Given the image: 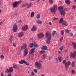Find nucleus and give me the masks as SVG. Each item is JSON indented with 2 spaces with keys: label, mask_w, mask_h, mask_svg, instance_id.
<instances>
[{
  "label": "nucleus",
  "mask_w": 76,
  "mask_h": 76,
  "mask_svg": "<svg viewBox=\"0 0 76 76\" xmlns=\"http://www.w3.org/2000/svg\"><path fill=\"white\" fill-rule=\"evenodd\" d=\"M46 36L47 38L46 42L47 44H50L51 40V34L48 32H47Z\"/></svg>",
  "instance_id": "obj_1"
},
{
  "label": "nucleus",
  "mask_w": 76,
  "mask_h": 76,
  "mask_svg": "<svg viewBox=\"0 0 76 76\" xmlns=\"http://www.w3.org/2000/svg\"><path fill=\"white\" fill-rule=\"evenodd\" d=\"M58 9L61 13V15L64 16L66 15V12H65V10H63V7H58Z\"/></svg>",
  "instance_id": "obj_2"
},
{
  "label": "nucleus",
  "mask_w": 76,
  "mask_h": 76,
  "mask_svg": "<svg viewBox=\"0 0 76 76\" xmlns=\"http://www.w3.org/2000/svg\"><path fill=\"white\" fill-rule=\"evenodd\" d=\"M63 64H65V67L66 69L69 68V66L71 64V62L69 61L66 62V60H64L63 61Z\"/></svg>",
  "instance_id": "obj_3"
},
{
  "label": "nucleus",
  "mask_w": 76,
  "mask_h": 76,
  "mask_svg": "<svg viewBox=\"0 0 76 76\" xmlns=\"http://www.w3.org/2000/svg\"><path fill=\"white\" fill-rule=\"evenodd\" d=\"M58 7L57 4H54L53 5L52 7L50 8V10L52 12H56L57 10Z\"/></svg>",
  "instance_id": "obj_4"
},
{
  "label": "nucleus",
  "mask_w": 76,
  "mask_h": 76,
  "mask_svg": "<svg viewBox=\"0 0 76 76\" xmlns=\"http://www.w3.org/2000/svg\"><path fill=\"white\" fill-rule=\"evenodd\" d=\"M21 1H15L12 4V7L13 8H16L18 7L19 4H20Z\"/></svg>",
  "instance_id": "obj_5"
},
{
  "label": "nucleus",
  "mask_w": 76,
  "mask_h": 76,
  "mask_svg": "<svg viewBox=\"0 0 76 76\" xmlns=\"http://www.w3.org/2000/svg\"><path fill=\"white\" fill-rule=\"evenodd\" d=\"M35 66L38 69H40L42 68V65L40 62H36L35 63Z\"/></svg>",
  "instance_id": "obj_6"
},
{
  "label": "nucleus",
  "mask_w": 76,
  "mask_h": 76,
  "mask_svg": "<svg viewBox=\"0 0 76 76\" xmlns=\"http://www.w3.org/2000/svg\"><path fill=\"white\" fill-rule=\"evenodd\" d=\"M32 3L31 2H30L29 4L28 3H26L25 4H23L22 6V7H25L26 6H27V8H29V7H30L31 6V5L32 4Z\"/></svg>",
  "instance_id": "obj_7"
},
{
  "label": "nucleus",
  "mask_w": 76,
  "mask_h": 76,
  "mask_svg": "<svg viewBox=\"0 0 76 76\" xmlns=\"http://www.w3.org/2000/svg\"><path fill=\"white\" fill-rule=\"evenodd\" d=\"M76 56V51H74L73 52H71L70 53V56L71 57H73V58H75Z\"/></svg>",
  "instance_id": "obj_8"
},
{
  "label": "nucleus",
  "mask_w": 76,
  "mask_h": 76,
  "mask_svg": "<svg viewBox=\"0 0 76 76\" xmlns=\"http://www.w3.org/2000/svg\"><path fill=\"white\" fill-rule=\"evenodd\" d=\"M24 63V64H26V65H27L28 66V65H29V64H27V62L26 61H25L21 60V61H19V63L20 64H23V63Z\"/></svg>",
  "instance_id": "obj_9"
},
{
  "label": "nucleus",
  "mask_w": 76,
  "mask_h": 76,
  "mask_svg": "<svg viewBox=\"0 0 76 76\" xmlns=\"http://www.w3.org/2000/svg\"><path fill=\"white\" fill-rule=\"evenodd\" d=\"M37 36L38 39H41L44 37V34H38Z\"/></svg>",
  "instance_id": "obj_10"
},
{
  "label": "nucleus",
  "mask_w": 76,
  "mask_h": 76,
  "mask_svg": "<svg viewBox=\"0 0 76 76\" xmlns=\"http://www.w3.org/2000/svg\"><path fill=\"white\" fill-rule=\"evenodd\" d=\"M28 54V48H26L24 50V56H26L27 54Z\"/></svg>",
  "instance_id": "obj_11"
},
{
  "label": "nucleus",
  "mask_w": 76,
  "mask_h": 76,
  "mask_svg": "<svg viewBox=\"0 0 76 76\" xmlns=\"http://www.w3.org/2000/svg\"><path fill=\"white\" fill-rule=\"evenodd\" d=\"M28 25H25L22 28V31H27V30H28Z\"/></svg>",
  "instance_id": "obj_12"
},
{
  "label": "nucleus",
  "mask_w": 76,
  "mask_h": 76,
  "mask_svg": "<svg viewBox=\"0 0 76 76\" xmlns=\"http://www.w3.org/2000/svg\"><path fill=\"white\" fill-rule=\"evenodd\" d=\"M37 26L34 25L33 26V27L31 28V31L34 32L37 30Z\"/></svg>",
  "instance_id": "obj_13"
},
{
  "label": "nucleus",
  "mask_w": 76,
  "mask_h": 76,
  "mask_svg": "<svg viewBox=\"0 0 76 76\" xmlns=\"http://www.w3.org/2000/svg\"><path fill=\"white\" fill-rule=\"evenodd\" d=\"M23 35H24V33H23V32H19L18 34V36L19 37H23Z\"/></svg>",
  "instance_id": "obj_14"
},
{
  "label": "nucleus",
  "mask_w": 76,
  "mask_h": 76,
  "mask_svg": "<svg viewBox=\"0 0 76 76\" xmlns=\"http://www.w3.org/2000/svg\"><path fill=\"white\" fill-rule=\"evenodd\" d=\"M17 31V25L15 24L13 26V31L14 32H16Z\"/></svg>",
  "instance_id": "obj_15"
},
{
  "label": "nucleus",
  "mask_w": 76,
  "mask_h": 76,
  "mask_svg": "<svg viewBox=\"0 0 76 76\" xmlns=\"http://www.w3.org/2000/svg\"><path fill=\"white\" fill-rule=\"evenodd\" d=\"M13 71V67H10L9 68V73H12Z\"/></svg>",
  "instance_id": "obj_16"
},
{
  "label": "nucleus",
  "mask_w": 76,
  "mask_h": 76,
  "mask_svg": "<svg viewBox=\"0 0 76 76\" xmlns=\"http://www.w3.org/2000/svg\"><path fill=\"white\" fill-rule=\"evenodd\" d=\"M35 50V48H33L30 51V54H32V53H34L35 52V51H34Z\"/></svg>",
  "instance_id": "obj_17"
},
{
  "label": "nucleus",
  "mask_w": 76,
  "mask_h": 76,
  "mask_svg": "<svg viewBox=\"0 0 76 76\" xmlns=\"http://www.w3.org/2000/svg\"><path fill=\"white\" fill-rule=\"evenodd\" d=\"M26 44L25 43H24L23 44V45L21 47V49L22 48H23V49H25V48H26Z\"/></svg>",
  "instance_id": "obj_18"
},
{
  "label": "nucleus",
  "mask_w": 76,
  "mask_h": 76,
  "mask_svg": "<svg viewBox=\"0 0 76 76\" xmlns=\"http://www.w3.org/2000/svg\"><path fill=\"white\" fill-rule=\"evenodd\" d=\"M72 46L75 49H76V42H73L72 43Z\"/></svg>",
  "instance_id": "obj_19"
},
{
  "label": "nucleus",
  "mask_w": 76,
  "mask_h": 76,
  "mask_svg": "<svg viewBox=\"0 0 76 76\" xmlns=\"http://www.w3.org/2000/svg\"><path fill=\"white\" fill-rule=\"evenodd\" d=\"M63 24L64 25H65V26H67V25H68V23H67V22L66 21H63Z\"/></svg>",
  "instance_id": "obj_20"
},
{
  "label": "nucleus",
  "mask_w": 76,
  "mask_h": 76,
  "mask_svg": "<svg viewBox=\"0 0 76 76\" xmlns=\"http://www.w3.org/2000/svg\"><path fill=\"white\" fill-rule=\"evenodd\" d=\"M42 50H47V46H43L41 48Z\"/></svg>",
  "instance_id": "obj_21"
},
{
  "label": "nucleus",
  "mask_w": 76,
  "mask_h": 76,
  "mask_svg": "<svg viewBox=\"0 0 76 76\" xmlns=\"http://www.w3.org/2000/svg\"><path fill=\"white\" fill-rule=\"evenodd\" d=\"M65 2L67 4H69L70 3V1L69 0H65Z\"/></svg>",
  "instance_id": "obj_22"
},
{
  "label": "nucleus",
  "mask_w": 76,
  "mask_h": 76,
  "mask_svg": "<svg viewBox=\"0 0 76 76\" xmlns=\"http://www.w3.org/2000/svg\"><path fill=\"white\" fill-rule=\"evenodd\" d=\"M35 14V12H31V18H33L34 16V14Z\"/></svg>",
  "instance_id": "obj_23"
},
{
  "label": "nucleus",
  "mask_w": 76,
  "mask_h": 76,
  "mask_svg": "<svg viewBox=\"0 0 76 76\" xmlns=\"http://www.w3.org/2000/svg\"><path fill=\"white\" fill-rule=\"evenodd\" d=\"M34 44H35V42H34V43H31L30 44V48H32V47H33V45H34Z\"/></svg>",
  "instance_id": "obj_24"
},
{
  "label": "nucleus",
  "mask_w": 76,
  "mask_h": 76,
  "mask_svg": "<svg viewBox=\"0 0 76 76\" xmlns=\"http://www.w3.org/2000/svg\"><path fill=\"white\" fill-rule=\"evenodd\" d=\"M71 66H72L73 67H75V63L74 61H73L72 62Z\"/></svg>",
  "instance_id": "obj_25"
},
{
  "label": "nucleus",
  "mask_w": 76,
  "mask_h": 76,
  "mask_svg": "<svg viewBox=\"0 0 76 76\" xmlns=\"http://www.w3.org/2000/svg\"><path fill=\"white\" fill-rule=\"evenodd\" d=\"M37 19H39L41 18L40 14H38L36 16Z\"/></svg>",
  "instance_id": "obj_26"
},
{
  "label": "nucleus",
  "mask_w": 76,
  "mask_h": 76,
  "mask_svg": "<svg viewBox=\"0 0 76 76\" xmlns=\"http://www.w3.org/2000/svg\"><path fill=\"white\" fill-rule=\"evenodd\" d=\"M58 59L60 62H61V60H62L61 57V56H59Z\"/></svg>",
  "instance_id": "obj_27"
},
{
  "label": "nucleus",
  "mask_w": 76,
  "mask_h": 76,
  "mask_svg": "<svg viewBox=\"0 0 76 76\" xmlns=\"http://www.w3.org/2000/svg\"><path fill=\"white\" fill-rule=\"evenodd\" d=\"M37 23L39 24H42V21L39 20H37Z\"/></svg>",
  "instance_id": "obj_28"
},
{
  "label": "nucleus",
  "mask_w": 76,
  "mask_h": 76,
  "mask_svg": "<svg viewBox=\"0 0 76 76\" xmlns=\"http://www.w3.org/2000/svg\"><path fill=\"white\" fill-rule=\"evenodd\" d=\"M13 68H15V69H17L18 68V66L16 65L13 64Z\"/></svg>",
  "instance_id": "obj_29"
},
{
  "label": "nucleus",
  "mask_w": 76,
  "mask_h": 76,
  "mask_svg": "<svg viewBox=\"0 0 76 76\" xmlns=\"http://www.w3.org/2000/svg\"><path fill=\"white\" fill-rule=\"evenodd\" d=\"M56 31H53L52 32V35L53 36H54L56 35Z\"/></svg>",
  "instance_id": "obj_30"
},
{
  "label": "nucleus",
  "mask_w": 76,
  "mask_h": 76,
  "mask_svg": "<svg viewBox=\"0 0 76 76\" xmlns=\"http://www.w3.org/2000/svg\"><path fill=\"white\" fill-rule=\"evenodd\" d=\"M5 72L6 73H9V69H6L5 71Z\"/></svg>",
  "instance_id": "obj_31"
},
{
  "label": "nucleus",
  "mask_w": 76,
  "mask_h": 76,
  "mask_svg": "<svg viewBox=\"0 0 76 76\" xmlns=\"http://www.w3.org/2000/svg\"><path fill=\"white\" fill-rule=\"evenodd\" d=\"M45 50H42L40 51V53L41 54H42L45 53Z\"/></svg>",
  "instance_id": "obj_32"
},
{
  "label": "nucleus",
  "mask_w": 76,
  "mask_h": 76,
  "mask_svg": "<svg viewBox=\"0 0 76 76\" xmlns=\"http://www.w3.org/2000/svg\"><path fill=\"white\" fill-rule=\"evenodd\" d=\"M50 3V4H53V0H49Z\"/></svg>",
  "instance_id": "obj_33"
},
{
  "label": "nucleus",
  "mask_w": 76,
  "mask_h": 76,
  "mask_svg": "<svg viewBox=\"0 0 76 76\" xmlns=\"http://www.w3.org/2000/svg\"><path fill=\"white\" fill-rule=\"evenodd\" d=\"M17 15H18V14L17 13H14L13 14V17H14V18H16V16H17Z\"/></svg>",
  "instance_id": "obj_34"
},
{
  "label": "nucleus",
  "mask_w": 76,
  "mask_h": 76,
  "mask_svg": "<svg viewBox=\"0 0 76 76\" xmlns=\"http://www.w3.org/2000/svg\"><path fill=\"white\" fill-rule=\"evenodd\" d=\"M0 58L1 60H3V59H4V56L3 55H1Z\"/></svg>",
  "instance_id": "obj_35"
},
{
  "label": "nucleus",
  "mask_w": 76,
  "mask_h": 76,
  "mask_svg": "<svg viewBox=\"0 0 76 76\" xmlns=\"http://www.w3.org/2000/svg\"><path fill=\"white\" fill-rule=\"evenodd\" d=\"M63 21V19L62 18H61L59 20V23H62Z\"/></svg>",
  "instance_id": "obj_36"
},
{
  "label": "nucleus",
  "mask_w": 76,
  "mask_h": 76,
  "mask_svg": "<svg viewBox=\"0 0 76 76\" xmlns=\"http://www.w3.org/2000/svg\"><path fill=\"white\" fill-rule=\"evenodd\" d=\"M13 37L12 36L10 37V41L11 42H12V41L13 39Z\"/></svg>",
  "instance_id": "obj_37"
},
{
  "label": "nucleus",
  "mask_w": 76,
  "mask_h": 76,
  "mask_svg": "<svg viewBox=\"0 0 76 76\" xmlns=\"http://www.w3.org/2000/svg\"><path fill=\"white\" fill-rule=\"evenodd\" d=\"M65 31L66 33H67L68 34H69V30L67 29H66L65 30Z\"/></svg>",
  "instance_id": "obj_38"
},
{
  "label": "nucleus",
  "mask_w": 76,
  "mask_h": 76,
  "mask_svg": "<svg viewBox=\"0 0 76 76\" xmlns=\"http://www.w3.org/2000/svg\"><path fill=\"white\" fill-rule=\"evenodd\" d=\"M63 46H61V47L59 48V50H61V51H63Z\"/></svg>",
  "instance_id": "obj_39"
},
{
  "label": "nucleus",
  "mask_w": 76,
  "mask_h": 76,
  "mask_svg": "<svg viewBox=\"0 0 76 76\" xmlns=\"http://www.w3.org/2000/svg\"><path fill=\"white\" fill-rule=\"evenodd\" d=\"M34 76V72H31V74L30 75V76Z\"/></svg>",
  "instance_id": "obj_40"
},
{
  "label": "nucleus",
  "mask_w": 76,
  "mask_h": 76,
  "mask_svg": "<svg viewBox=\"0 0 76 76\" xmlns=\"http://www.w3.org/2000/svg\"><path fill=\"white\" fill-rule=\"evenodd\" d=\"M61 35H64V31L62 30L61 31Z\"/></svg>",
  "instance_id": "obj_41"
},
{
  "label": "nucleus",
  "mask_w": 76,
  "mask_h": 76,
  "mask_svg": "<svg viewBox=\"0 0 76 76\" xmlns=\"http://www.w3.org/2000/svg\"><path fill=\"white\" fill-rule=\"evenodd\" d=\"M75 71L74 70L72 69L71 71V73H72V74H75Z\"/></svg>",
  "instance_id": "obj_42"
},
{
  "label": "nucleus",
  "mask_w": 76,
  "mask_h": 76,
  "mask_svg": "<svg viewBox=\"0 0 76 76\" xmlns=\"http://www.w3.org/2000/svg\"><path fill=\"white\" fill-rule=\"evenodd\" d=\"M47 54L44 55L43 56V57L44 58H45L47 57Z\"/></svg>",
  "instance_id": "obj_43"
},
{
  "label": "nucleus",
  "mask_w": 76,
  "mask_h": 76,
  "mask_svg": "<svg viewBox=\"0 0 76 76\" xmlns=\"http://www.w3.org/2000/svg\"><path fill=\"white\" fill-rule=\"evenodd\" d=\"M33 71L35 73H37V69H34V70H33Z\"/></svg>",
  "instance_id": "obj_44"
},
{
  "label": "nucleus",
  "mask_w": 76,
  "mask_h": 76,
  "mask_svg": "<svg viewBox=\"0 0 76 76\" xmlns=\"http://www.w3.org/2000/svg\"><path fill=\"white\" fill-rule=\"evenodd\" d=\"M38 45L35 44H34V46L35 47H38Z\"/></svg>",
  "instance_id": "obj_45"
},
{
  "label": "nucleus",
  "mask_w": 76,
  "mask_h": 76,
  "mask_svg": "<svg viewBox=\"0 0 76 76\" xmlns=\"http://www.w3.org/2000/svg\"><path fill=\"white\" fill-rule=\"evenodd\" d=\"M22 22V21L21 20H18V23H21V22Z\"/></svg>",
  "instance_id": "obj_46"
},
{
  "label": "nucleus",
  "mask_w": 76,
  "mask_h": 76,
  "mask_svg": "<svg viewBox=\"0 0 76 76\" xmlns=\"http://www.w3.org/2000/svg\"><path fill=\"white\" fill-rule=\"evenodd\" d=\"M58 18H53V20H57V19Z\"/></svg>",
  "instance_id": "obj_47"
},
{
  "label": "nucleus",
  "mask_w": 76,
  "mask_h": 76,
  "mask_svg": "<svg viewBox=\"0 0 76 76\" xmlns=\"http://www.w3.org/2000/svg\"><path fill=\"white\" fill-rule=\"evenodd\" d=\"M62 41H63V37H61L60 39L61 42H62Z\"/></svg>",
  "instance_id": "obj_48"
},
{
  "label": "nucleus",
  "mask_w": 76,
  "mask_h": 76,
  "mask_svg": "<svg viewBox=\"0 0 76 76\" xmlns=\"http://www.w3.org/2000/svg\"><path fill=\"white\" fill-rule=\"evenodd\" d=\"M73 9H76V6L75 5H73Z\"/></svg>",
  "instance_id": "obj_49"
},
{
  "label": "nucleus",
  "mask_w": 76,
  "mask_h": 76,
  "mask_svg": "<svg viewBox=\"0 0 76 76\" xmlns=\"http://www.w3.org/2000/svg\"><path fill=\"white\" fill-rule=\"evenodd\" d=\"M58 53L59 55H60L61 54V52L60 51H58Z\"/></svg>",
  "instance_id": "obj_50"
},
{
  "label": "nucleus",
  "mask_w": 76,
  "mask_h": 76,
  "mask_svg": "<svg viewBox=\"0 0 76 76\" xmlns=\"http://www.w3.org/2000/svg\"><path fill=\"white\" fill-rule=\"evenodd\" d=\"M7 76H11V74L9 73L7 75Z\"/></svg>",
  "instance_id": "obj_51"
},
{
  "label": "nucleus",
  "mask_w": 76,
  "mask_h": 76,
  "mask_svg": "<svg viewBox=\"0 0 76 76\" xmlns=\"http://www.w3.org/2000/svg\"><path fill=\"white\" fill-rule=\"evenodd\" d=\"M3 0H0V3H3Z\"/></svg>",
  "instance_id": "obj_52"
},
{
  "label": "nucleus",
  "mask_w": 76,
  "mask_h": 76,
  "mask_svg": "<svg viewBox=\"0 0 76 76\" xmlns=\"http://www.w3.org/2000/svg\"><path fill=\"white\" fill-rule=\"evenodd\" d=\"M68 51V50H67V49H66L65 50H64V52H65V53L67 52V51Z\"/></svg>",
  "instance_id": "obj_53"
},
{
  "label": "nucleus",
  "mask_w": 76,
  "mask_h": 76,
  "mask_svg": "<svg viewBox=\"0 0 76 76\" xmlns=\"http://www.w3.org/2000/svg\"><path fill=\"white\" fill-rule=\"evenodd\" d=\"M13 45L14 47H16V44H15V43H14L13 44Z\"/></svg>",
  "instance_id": "obj_54"
},
{
  "label": "nucleus",
  "mask_w": 76,
  "mask_h": 76,
  "mask_svg": "<svg viewBox=\"0 0 76 76\" xmlns=\"http://www.w3.org/2000/svg\"><path fill=\"white\" fill-rule=\"evenodd\" d=\"M41 76H45V74H42Z\"/></svg>",
  "instance_id": "obj_55"
},
{
  "label": "nucleus",
  "mask_w": 76,
  "mask_h": 76,
  "mask_svg": "<svg viewBox=\"0 0 76 76\" xmlns=\"http://www.w3.org/2000/svg\"><path fill=\"white\" fill-rule=\"evenodd\" d=\"M1 76H4V75H3V72H2L1 73Z\"/></svg>",
  "instance_id": "obj_56"
},
{
  "label": "nucleus",
  "mask_w": 76,
  "mask_h": 76,
  "mask_svg": "<svg viewBox=\"0 0 76 76\" xmlns=\"http://www.w3.org/2000/svg\"><path fill=\"white\" fill-rule=\"evenodd\" d=\"M70 35L71 36H73V34L72 33H70Z\"/></svg>",
  "instance_id": "obj_57"
},
{
  "label": "nucleus",
  "mask_w": 76,
  "mask_h": 76,
  "mask_svg": "<svg viewBox=\"0 0 76 76\" xmlns=\"http://www.w3.org/2000/svg\"><path fill=\"white\" fill-rule=\"evenodd\" d=\"M2 23H3L2 22H0V25H1L2 24Z\"/></svg>",
  "instance_id": "obj_58"
},
{
  "label": "nucleus",
  "mask_w": 76,
  "mask_h": 76,
  "mask_svg": "<svg viewBox=\"0 0 76 76\" xmlns=\"http://www.w3.org/2000/svg\"><path fill=\"white\" fill-rule=\"evenodd\" d=\"M49 24L50 25H52V23H51V22H49Z\"/></svg>",
  "instance_id": "obj_59"
},
{
  "label": "nucleus",
  "mask_w": 76,
  "mask_h": 76,
  "mask_svg": "<svg viewBox=\"0 0 76 76\" xmlns=\"http://www.w3.org/2000/svg\"><path fill=\"white\" fill-rule=\"evenodd\" d=\"M40 1V0H37V3H39Z\"/></svg>",
  "instance_id": "obj_60"
},
{
  "label": "nucleus",
  "mask_w": 76,
  "mask_h": 76,
  "mask_svg": "<svg viewBox=\"0 0 76 76\" xmlns=\"http://www.w3.org/2000/svg\"><path fill=\"white\" fill-rule=\"evenodd\" d=\"M35 0H31L30 1H34Z\"/></svg>",
  "instance_id": "obj_61"
},
{
  "label": "nucleus",
  "mask_w": 76,
  "mask_h": 76,
  "mask_svg": "<svg viewBox=\"0 0 76 76\" xmlns=\"http://www.w3.org/2000/svg\"><path fill=\"white\" fill-rule=\"evenodd\" d=\"M65 11H67V9H65Z\"/></svg>",
  "instance_id": "obj_62"
},
{
  "label": "nucleus",
  "mask_w": 76,
  "mask_h": 76,
  "mask_svg": "<svg viewBox=\"0 0 76 76\" xmlns=\"http://www.w3.org/2000/svg\"><path fill=\"white\" fill-rule=\"evenodd\" d=\"M74 28H76V26H74Z\"/></svg>",
  "instance_id": "obj_63"
},
{
  "label": "nucleus",
  "mask_w": 76,
  "mask_h": 76,
  "mask_svg": "<svg viewBox=\"0 0 76 76\" xmlns=\"http://www.w3.org/2000/svg\"><path fill=\"white\" fill-rule=\"evenodd\" d=\"M1 10H0V13H1Z\"/></svg>",
  "instance_id": "obj_64"
}]
</instances>
